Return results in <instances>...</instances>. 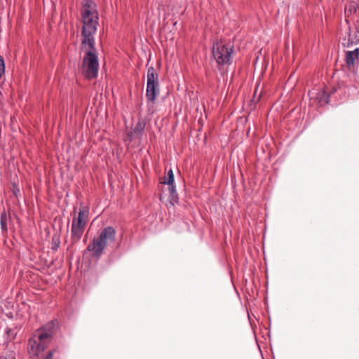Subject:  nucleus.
<instances>
[{"mask_svg":"<svg viewBox=\"0 0 359 359\" xmlns=\"http://www.w3.org/2000/svg\"><path fill=\"white\" fill-rule=\"evenodd\" d=\"M82 19V46L95 43L94 35L98 25V13L96 4L93 0H84L81 11Z\"/></svg>","mask_w":359,"mask_h":359,"instance_id":"nucleus-1","label":"nucleus"},{"mask_svg":"<svg viewBox=\"0 0 359 359\" xmlns=\"http://www.w3.org/2000/svg\"><path fill=\"white\" fill-rule=\"evenodd\" d=\"M53 323H50L38 330L29 340L28 353L31 357H36L44 351L53 334Z\"/></svg>","mask_w":359,"mask_h":359,"instance_id":"nucleus-2","label":"nucleus"},{"mask_svg":"<svg viewBox=\"0 0 359 359\" xmlns=\"http://www.w3.org/2000/svg\"><path fill=\"white\" fill-rule=\"evenodd\" d=\"M82 49L85 53L81 65L82 74L88 79H95L97 76L99 70L95 43H86V46H82Z\"/></svg>","mask_w":359,"mask_h":359,"instance_id":"nucleus-3","label":"nucleus"},{"mask_svg":"<svg viewBox=\"0 0 359 359\" xmlns=\"http://www.w3.org/2000/svg\"><path fill=\"white\" fill-rule=\"evenodd\" d=\"M116 230L112 226L104 228L97 238H94L87 247L89 252H92L93 255L100 257L105 248L113 243L116 238Z\"/></svg>","mask_w":359,"mask_h":359,"instance_id":"nucleus-4","label":"nucleus"},{"mask_svg":"<svg viewBox=\"0 0 359 359\" xmlns=\"http://www.w3.org/2000/svg\"><path fill=\"white\" fill-rule=\"evenodd\" d=\"M89 215V208L83 207L79 210L77 216H74L72 219L71 233L74 241H79L84 231Z\"/></svg>","mask_w":359,"mask_h":359,"instance_id":"nucleus-5","label":"nucleus"},{"mask_svg":"<svg viewBox=\"0 0 359 359\" xmlns=\"http://www.w3.org/2000/svg\"><path fill=\"white\" fill-rule=\"evenodd\" d=\"M158 74L153 67L147 69L146 97L151 102L159 94Z\"/></svg>","mask_w":359,"mask_h":359,"instance_id":"nucleus-6","label":"nucleus"},{"mask_svg":"<svg viewBox=\"0 0 359 359\" xmlns=\"http://www.w3.org/2000/svg\"><path fill=\"white\" fill-rule=\"evenodd\" d=\"M212 55L219 65L229 63L233 53L232 47H227L222 42L217 41L212 46Z\"/></svg>","mask_w":359,"mask_h":359,"instance_id":"nucleus-7","label":"nucleus"},{"mask_svg":"<svg viewBox=\"0 0 359 359\" xmlns=\"http://www.w3.org/2000/svg\"><path fill=\"white\" fill-rule=\"evenodd\" d=\"M359 61V48L346 53V65L349 70L354 69Z\"/></svg>","mask_w":359,"mask_h":359,"instance_id":"nucleus-8","label":"nucleus"},{"mask_svg":"<svg viewBox=\"0 0 359 359\" xmlns=\"http://www.w3.org/2000/svg\"><path fill=\"white\" fill-rule=\"evenodd\" d=\"M169 191V196H168V201L169 203L174 205L177 204L179 201V198L177 193L176 191V189L175 186L169 187H168Z\"/></svg>","mask_w":359,"mask_h":359,"instance_id":"nucleus-9","label":"nucleus"},{"mask_svg":"<svg viewBox=\"0 0 359 359\" xmlns=\"http://www.w3.org/2000/svg\"><path fill=\"white\" fill-rule=\"evenodd\" d=\"M317 98L319 99V102H320L321 104H328L329 102V95L327 93V92L324 90L319 91L317 93Z\"/></svg>","mask_w":359,"mask_h":359,"instance_id":"nucleus-10","label":"nucleus"},{"mask_svg":"<svg viewBox=\"0 0 359 359\" xmlns=\"http://www.w3.org/2000/svg\"><path fill=\"white\" fill-rule=\"evenodd\" d=\"M163 184H167L169 187L174 186V175L172 170L168 172L167 176L165 177Z\"/></svg>","mask_w":359,"mask_h":359,"instance_id":"nucleus-11","label":"nucleus"},{"mask_svg":"<svg viewBox=\"0 0 359 359\" xmlns=\"http://www.w3.org/2000/svg\"><path fill=\"white\" fill-rule=\"evenodd\" d=\"M359 41V32H355L353 36L349 34L348 43H355Z\"/></svg>","mask_w":359,"mask_h":359,"instance_id":"nucleus-12","label":"nucleus"},{"mask_svg":"<svg viewBox=\"0 0 359 359\" xmlns=\"http://www.w3.org/2000/svg\"><path fill=\"white\" fill-rule=\"evenodd\" d=\"M1 226L3 231L7 230L6 217L5 215H2L1 217Z\"/></svg>","mask_w":359,"mask_h":359,"instance_id":"nucleus-13","label":"nucleus"},{"mask_svg":"<svg viewBox=\"0 0 359 359\" xmlns=\"http://www.w3.org/2000/svg\"><path fill=\"white\" fill-rule=\"evenodd\" d=\"M5 72V64L4 59L0 56V78Z\"/></svg>","mask_w":359,"mask_h":359,"instance_id":"nucleus-14","label":"nucleus"},{"mask_svg":"<svg viewBox=\"0 0 359 359\" xmlns=\"http://www.w3.org/2000/svg\"><path fill=\"white\" fill-rule=\"evenodd\" d=\"M53 355V352L50 351L48 353V355L46 356V358L47 359H52Z\"/></svg>","mask_w":359,"mask_h":359,"instance_id":"nucleus-15","label":"nucleus"},{"mask_svg":"<svg viewBox=\"0 0 359 359\" xmlns=\"http://www.w3.org/2000/svg\"><path fill=\"white\" fill-rule=\"evenodd\" d=\"M53 355V352L50 351L48 353V355L46 356V358L47 359H52Z\"/></svg>","mask_w":359,"mask_h":359,"instance_id":"nucleus-16","label":"nucleus"},{"mask_svg":"<svg viewBox=\"0 0 359 359\" xmlns=\"http://www.w3.org/2000/svg\"><path fill=\"white\" fill-rule=\"evenodd\" d=\"M0 359H6V358H0Z\"/></svg>","mask_w":359,"mask_h":359,"instance_id":"nucleus-17","label":"nucleus"}]
</instances>
